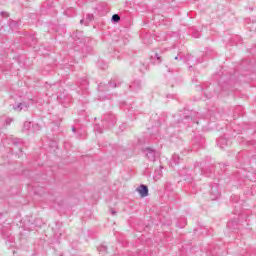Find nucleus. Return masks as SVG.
<instances>
[{
  "instance_id": "obj_1",
  "label": "nucleus",
  "mask_w": 256,
  "mask_h": 256,
  "mask_svg": "<svg viewBox=\"0 0 256 256\" xmlns=\"http://www.w3.org/2000/svg\"><path fill=\"white\" fill-rule=\"evenodd\" d=\"M142 153H144L146 159L148 161H152V163H155L161 157V152L151 148V147H146L142 149Z\"/></svg>"
},
{
  "instance_id": "obj_2",
  "label": "nucleus",
  "mask_w": 256,
  "mask_h": 256,
  "mask_svg": "<svg viewBox=\"0 0 256 256\" xmlns=\"http://www.w3.org/2000/svg\"><path fill=\"white\" fill-rule=\"evenodd\" d=\"M121 86V81L119 80H110L108 84L100 83L98 85V90L102 93H107V91H111V89H115Z\"/></svg>"
},
{
  "instance_id": "obj_3",
  "label": "nucleus",
  "mask_w": 256,
  "mask_h": 256,
  "mask_svg": "<svg viewBox=\"0 0 256 256\" xmlns=\"http://www.w3.org/2000/svg\"><path fill=\"white\" fill-rule=\"evenodd\" d=\"M102 123L105 129H111V127H115V123H117V117H115V115L112 113L105 114L102 117Z\"/></svg>"
},
{
  "instance_id": "obj_4",
  "label": "nucleus",
  "mask_w": 256,
  "mask_h": 256,
  "mask_svg": "<svg viewBox=\"0 0 256 256\" xmlns=\"http://www.w3.org/2000/svg\"><path fill=\"white\" fill-rule=\"evenodd\" d=\"M203 147H205V138H203V136L197 134L192 139V149H193V151H197L199 149H203Z\"/></svg>"
},
{
  "instance_id": "obj_5",
  "label": "nucleus",
  "mask_w": 256,
  "mask_h": 256,
  "mask_svg": "<svg viewBox=\"0 0 256 256\" xmlns=\"http://www.w3.org/2000/svg\"><path fill=\"white\" fill-rule=\"evenodd\" d=\"M221 197V191L219 190V184H214L211 186L210 189V199L212 201H216V199H219Z\"/></svg>"
},
{
  "instance_id": "obj_6",
  "label": "nucleus",
  "mask_w": 256,
  "mask_h": 256,
  "mask_svg": "<svg viewBox=\"0 0 256 256\" xmlns=\"http://www.w3.org/2000/svg\"><path fill=\"white\" fill-rule=\"evenodd\" d=\"M47 89L48 91H52V95H57V97H59V93L63 91V87L61 86L60 82L50 84L49 87H47Z\"/></svg>"
},
{
  "instance_id": "obj_7",
  "label": "nucleus",
  "mask_w": 256,
  "mask_h": 256,
  "mask_svg": "<svg viewBox=\"0 0 256 256\" xmlns=\"http://www.w3.org/2000/svg\"><path fill=\"white\" fill-rule=\"evenodd\" d=\"M136 191L139 193L140 197H147L149 195V187L147 185L141 184Z\"/></svg>"
},
{
  "instance_id": "obj_8",
  "label": "nucleus",
  "mask_w": 256,
  "mask_h": 256,
  "mask_svg": "<svg viewBox=\"0 0 256 256\" xmlns=\"http://www.w3.org/2000/svg\"><path fill=\"white\" fill-rule=\"evenodd\" d=\"M180 175H182V177H185L184 181H187V183H193V177H191V170L183 169L180 172Z\"/></svg>"
},
{
  "instance_id": "obj_9",
  "label": "nucleus",
  "mask_w": 256,
  "mask_h": 256,
  "mask_svg": "<svg viewBox=\"0 0 256 256\" xmlns=\"http://www.w3.org/2000/svg\"><path fill=\"white\" fill-rule=\"evenodd\" d=\"M130 91H139L141 89V81L140 80H135L134 82L131 83L129 86Z\"/></svg>"
},
{
  "instance_id": "obj_10",
  "label": "nucleus",
  "mask_w": 256,
  "mask_h": 256,
  "mask_svg": "<svg viewBox=\"0 0 256 256\" xmlns=\"http://www.w3.org/2000/svg\"><path fill=\"white\" fill-rule=\"evenodd\" d=\"M217 145L219 146L220 149H224L225 147H227V145H229V141L225 137H220L217 140Z\"/></svg>"
},
{
  "instance_id": "obj_11",
  "label": "nucleus",
  "mask_w": 256,
  "mask_h": 256,
  "mask_svg": "<svg viewBox=\"0 0 256 256\" xmlns=\"http://www.w3.org/2000/svg\"><path fill=\"white\" fill-rule=\"evenodd\" d=\"M14 111H27L29 109V105L26 103H19L16 106H13Z\"/></svg>"
},
{
  "instance_id": "obj_12",
  "label": "nucleus",
  "mask_w": 256,
  "mask_h": 256,
  "mask_svg": "<svg viewBox=\"0 0 256 256\" xmlns=\"http://www.w3.org/2000/svg\"><path fill=\"white\" fill-rule=\"evenodd\" d=\"M182 123H184V125H187V127H191V125H193L195 121H193V117L185 116L184 119L182 120Z\"/></svg>"
},
{
  "instance_id": "obj_13",
  "label": "nucleus",
  "mask_w": 256,
  "mask_h": 256,
  "mask_svg": "<svg viewBox=\"0 0 256 256\" xmlns=\"http://www.w3.org/2000/svg\"><path fill=\"white\" fill-rule=\"evenodd\" d=\"M212 173H213V167L208 168L206 170L205 169L201 170V175H205V177H211Z\"/></svg>"
},
{
  "instance_id": "obj_14",
  "label": "nucleus",
  "mask_w": 256,
  "mask_h": 256,
  "mask_svg": "<svg viewBox=\"0 0 256 256\" xmlns=\"http://www.w3.org/2000/svg\"><path fill=\"white\" fill-rule=\"evenodd\" d=\"M72 37L75 41H80L81 43V41H83V38H81L83 37V32H76L72 35Z\"/></svg>"
},
{
  "instance_id": "obj_15",
  "label": "nucleus",
  "mask_w": 256,
  "mask_h": 256,
  "mask_svg": "<svg viewBox=\"0 0 256 256\" xmlns=\"http://www.w3.org/2000/svg\"><path fill=\"white\" fill-rule=\"evenodd\" d=\"M152 59L154 60L155 65H159L162 61L161 55H159V53H155L154 57L152 56Z\"/></svg>"
},
{
  "instance_id": "obj_16",
  "label": "nucleus",
  "mask_w": 256,
  "mask_h": 256,
  "mask_svg": "<svg viewBox=\"0 0 256 256\" xmlns=\"http://www.w3.org/2000/svg\"><path fill=\"white\" fill-rule=\"evenodd\" d=\"M172 163L174 165H179L181 163V157H179V155H177V154H174L172 156Z\"/></svg>"
},
{
  "instance_id": "obj_17",
  "label": "nucleus",
  "mask_w": 256,
  "mask_h": 256,
  "mask_svg": "<svg viewBox=\"0 0 256 256\" xmlns=\"http://www.w3.org/2000/svg\"><path fill=\"white\" fill-rule=\"evenodd\" d=\"M111 21L112 23H119V21H121V16H119V14H113Z\"/></svg>"
},
{
  "instance_id": "obj_18",
  "label": "nucleus",
  "mask_w": 256,
  "mask_h": 256,
  "mask_svg": "<svg viewBox=\"0 0 256 256\" xmlns=\"http://www.w3.org/2000/svg\"><path fill=\"white\" fill-rule=\"evenodd\" d=\"M30 129H31V122L29 121L24 122L22 131H29Z\"/></svg>"
},
{
  "instance_id": "obj_19",
  "label": "nucleus",
  "mask_w": 256,
  "mask_h": 256,
  "mask_svg": "<svg viewBox=\"0 0 256 256\" xmlns=\"http://www.w3.org/2000/svg\"><path fill=\"white\" fill-rule=\"evenodd\" d=\"M235 225H237V221H229L227 223L228 229H235Z\"/></svg>"
},
{
  "instance_id": "obj_20",
  "label": "nucleus",
  "mask_w": 256,
  "mask_h": 256,
  "mask_svg": "<svg viewBox=\"0 0 256 256\" xmlns=\"http://www.w3.org/2000/svg\"><path fill=\"white\" fill-rule=\"evenodd\" d=\"M98 251H99V253H107V246H105V245H100V246L98 247Z\"/></svg>"
},
{
  "instance_id": "obj_21",
  "label": "nucleus",
  "mask_w": 256,
  "mask_h": 256,
  "mask_svg": "<svg viewBox=\"0 0 256 256\" xmlns=\"http://www.w3.org/2000/svg\"><path fill=\"white\" fill-rule=\"evenodd\" d=\"M94 131H96L97 133H103V128H101V126H99V124H96L94 126Z\"/></svg>"
},
{
  "instance_id": "obj_22",
  "label": "nucleus",
  "mask_w": 256,
  "mask_h": 256,
  "mask_svg": "<svg viewBox=\"0 0 256 256\" xmlns=\"http://www.w3.org/2000/svg\"><path fill=\"white\" fill-rule=\"evenodd\" d=\"M13 145H21V143H23V140L19 139V138H15L13 141H12Z\"/></svg>"
},
{
  "instance_id": "obj_23",
  "label": "nucleus",
  "mask_w": 256,
  "mask_h": 256,
  "mask_svg": "<svg viewBox=\"0 0 256 256\" xmlns=\"http://www.w3.org/2000/svg\"><path fill=\"white\" fill-rule=\"evenodd\" d=\"M140 71L141 73H145L147 71V64L141 63Z\"/></svg>"
},
{
  "instance_id": "obj_24",
  "label": "nucleus",
  "mask_w": 256,
  "mask_h": 256,
  "mask_svg": "<svg viewBox=\"0 0 256 256\" xmlns=\"http://www.w3.org/2000/svg\"><path fill=\"white\" fill-rule=\"evenodd\" d=\"M98 67H100V69H103V70H105V69H107V64H103V62H98Z\"/></svg>"
},
{
  "instance_id": "obj_25",
  "label": "nucleus",
  "mask_w": 256,
  "mask_h": 256,
  "mask_svg": "<svg viewBox=\"0 0 256 256\" xmlns=\"http://www.w3.org/2000/svg\"><path fill=\"white\" fill-rule=\"evenodd\" d=\"M86 19H87L88 23H91V21L94 19L93 14H87Z\"/></svg>"
},
{
  "instance_id": "obj_26",
  "label": "nucleus",
  "mask_w": 256,
  "mask_h": 256,
  "mask_svg": "<svg viewBox=\"0 0 256 256\" xmlns=\"http://www.w3.org/2000/svg\"><path fill=\"white\" fill-rule=\"evenodd\" d=\"M11 123H13V118H7L5 121L6 125H11Z\"/></svg>"
},
{
  "instance_id": "obj_27",
  "label": "nucleus",
  "mask_w": 256,
  "mask_h": 256,
  "mask_svg": "<svg viewBox=\"0 0 256 256\" xmlns=\"http://www.w3.org/2000/svg\"><path fill=\"white\" fill-rule=\"evenodd\" d=\"M1 15H2L3 17H9V13H7V12H1Z\"/></svg>"
},
{
  "instance_id": "obj_28",
  "label": "nucleus",
  "mask_w": 256,
  "mask_h": 256,
  "mask_svg": "<svg viewBox=\"0 0 256 256\" xmlns=\"http://www.w3.org/2000/svg\"><path fill=\"white\" fill-rule=\"evenodd\" d=\"M174 59H175V61H179V59L182 60L183 57H181V56H180V57H179V56H176Z\"/></svg>"
},
{
  "instance_id": "obj_29",
  "label": "nucleus",
  "mask_w": 256,
  "mask_h": 256,
  "mask_svg": "<svg viewBox=\"0 0 256 256\" xmlns=\"http://www.w3.org/2000/svg\"><path fill=\"white\" fill-rule=\"evenodd\" d=\"M205 95H206L207 99H211V97H213L212 94L209 95V94L205 93Z\"/></svg>"
},
{
  "instance_id": "obj_30",
  "label": "nucleus",
  "mask_w": 256,
  "mask_h": 256,
  "mask_svg": "<svg viewBox=\"0 0 256 256\" xmlns=\"http://www.w3.org/2000/svg\"><path fill=\"white\" fill-rule=\"evenodd\" d=\"M191 59H193V56L188 55V56H187V61H191Z\"/></svg>"
},
{
  "instance_id": "obj_31",
  "label": "nucleus",
  "mask_w": 256,
  "mask_h": 256,
  "mask_svg": "<svg viewBox=\"0 0 256 256\" xmlns=\"http://www.w3.org/2000/svg\"><path fill=\"white\" fill-rule=\"evenodd\" d=\"M111 215H117V212L115 210H111Z\"/></svg>"
},
{
  "instance_id": "obj_32",
  "label": "nucleus",
  "mask_w": 256,
  "mask_h": 256,
  "mask_svg": "<svg viewBox=\"0 0 256 256\" xmlns=\"http://www.w3.org/2000/svg\"><path fill=\"white\" fill-rule=\"evenodd\" d=\"M73 133H77V129L75 127H72Z\"/></svg>"
},
{
  "instance_id": "obj_33",
  "label": "nucleus",
  "mask_w": 256,
  "mask_h": 256,
  "mask_svg": "<svg viewBox=\"0 0 256 256\" xmlns=\"http://www.w3.org/2000/svg\"><path fill=\"white\" fill-rule=\"evenodd\" d=\"M193 37H195L196 39H199V34H194Z\"/></svg>"
},
{
  "instance_id": "obj_34",
  "label": "nucleus",
  "mask_w": 256,
  "mask_h": 256,
  "mask_svg": "<svg viewBox=\"0 0 256 256\" xmlns=\"http://www.w3.org/2000/svg\"><path fill=\"white\" fill-rule=\"evenodd\" d=\"M156 173H158V175H161V170H155Z\"/></svg>"
},
{
  "instance_id": "obj_35",
  "label": "nucleus",
  "mask_w": 256,
  "mask_h": 256,
  "mask_svg": "<svg viewBox=\"0 0 256 256\" xmlns=\"http://www.w3.org/2000/svg\"><path fill=\"white\" fill-rule=\"evenodd\" d=\"M252 25H253L252 29H255L256 23H252Z\"/></svg>"
},
{
  "instance_id": "obj_36",
  "label": "nucleus",
  "mask_w": 256,
  "mask_h": 256,
  "mask_svg": "<svg viewBox=\"0 0 256 256\" xmlns=\"http://www.w3.org/2000/svg\"><path fill=\"white\" fill-rule=\"evenodd\" d=\"M84 21H85V20H83V19H82V20H80L81 25H83Z\"/></svg>"
},
{
  "instance_id": "obj_37",
  "label": "nucleus",
  "mask_w": 256,
  "mask_h": 256,
  "mask_svg": "<svg viewBox=\"0 0 256 256\" xmlns=\"http://www.w3.org/2000/svg\"><path fill=\"white\" fill-rule=\"evenodd\" d=\"M19 153H23V150L21 148H19Z\"/></svg>"
},
{
  "instance_id": "obj_38",
  "label": "nucleus",
  "mask_w": 256,
  "mask_h": 256,
  "mask_svg": "<svg viewBox=\"0 0 256 256\" xmlns=\"http://www.w3.org/2000/svg\"><path fill=\"white\" fill-rule=\"evenodd\" d=\"M156 40H157V41H161V39H159V37H156Z\"/></svg>"
},
{
  "instance_id": "obj_39",
  "label": "nucleus",
  "mask_w": 256,
  "mask_h": 256,
  "mask_svg": "<svg viewBox=\"0 0 256 256\" xmlns=\"http://www.w3.org/2000/svg\"><path fill=\"white\" fill-rule=\"evenodd\" d=\"M193 68V66H189V69H192Z\"/></svg>"
},
{
  "instance_id": "obj_40",
  "label": "nucleus",
  "mask_w": 256,
  "mask_h": 256,
  "mask_svg": "<svg viewBox=\"0 0 256 256\" xmlns=\"http://www.w3.org/2000/svg\"><path fill=\"white\" fill-rule=\"evenodd\" d=\"M167 97H171V95H168Z\"/></svg>"
},
{
  "instance_id": "obj_41",
  "label": "nucleus",
  "mask_w": 256,
  "mask_h": 256,
  "mask_svg": "<svg viewBox=\"0 0 256 256\" xmlns=\"http://www.w3.org/2000/svg\"><path fill=\"white\" fill-rule=\"evenodd\" d=\"M118 59H121V58L118 56Z\"/></svg>"
}]
</instances>
